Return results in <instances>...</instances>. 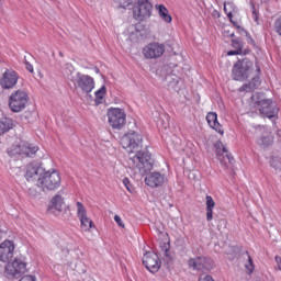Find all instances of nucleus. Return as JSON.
Listing matches in <instances>:
<instances>
[{
	"label": "nucleus",
	"mask_w": 281,
	"mask_h": 281,
	"mask_svg": "<svg viewBox=\"0 0 281 281\" xmlns=\"http://www.w3.org/2000/svg\"><path fill=\"white\" fill-rule=\"evenodd\" d=\"M121 144L130 153H136L130 158L128 164L130 166L132 164V168H143L145 172L153 170L155 160L150 157V153L147 148L139 150L142 148V135L137 134V132L127 133L122 137Z\"/></svg>",
	"instance_id": "1"
},
{
	"label": "nucleus",
	"mask_w": 281,
	"mask_h": 281,
	"mask_svg": "<svg viewBox=\"0 0 281 281\" xmlns=\"http://www.w3.org/2000/svg\"><path fill=\"white\" fill-rule=\"evenodd\" d=\"M251 74H254V61L247 57L238 59L232 69L233 80L238 82H245L250 78Z\"/></svg>",
	"instance_id": "2"
},
{
	"label": "nucleus",
	"mask_w": 281,
	"mask_h": 281,
	"mask_svg": "<svg viewBox=\"0 0 281 281\" xmlns=\"http://www.w3.org/2000/svg\"><path fill=\"white\" fill-rule=\"evenodd\" d=\"M60 188V173L58 171H45L42 177L37 178V189H42L43 192H54Z\"/></svg>",
	"instance_id": "3"
},
{
	"label": "nucleus",
	"mask_w": 281,
	"mask_h": 281,
	"mask_svg": "<svg viewBox=\"0 0 281 281\" xmlns=\"http://www.w3.org/2000/svg\"><path fill=\"white\" fill-rule=\"evenodd\" d=\"M110 126L116 131H122L126 124V113L123 109L112 108L108 111Z\"/></svg>",
	"instance_id": "4"
},
{
	"label": "nucleus",
	"mask_w": 281,
	"mask_h": 281,
	"mask_svg": "<svg viewBox=\"0 0 281 281\" xmlns=\"http://www.w3.org/2000/svg\"><path fill=\"white\" fill-rule=\"evenodd\" d=\"M27 104V93L23 90H16L9 98V109L13 113H21Z\"/></svg>",
	"instance_id": "5"
},
{
	"label": "nucleus",
	"mask_w": 281,
	"mask_h": 281,
	"mask_svg": "<svg viewBox=\"0 0 281 281\" xmlns=\"http://www.w3.org/2000/svg\"><path fill=\"white\" fill-rule=\"evenodd\" d=\"M70 79L75 87H79L83 93H91L95 89V81L89 75L76 72V76Z\"/></svg>",
	"instance_id": "6"
},
{
	"label": "nucleus",
	"mask_w": 281,
	"mask_h": 281,
	"mask_svg": "<svg viewBox=\"0 0 281 281\" xmlns=\"http://www.w3.org/2000/svg\"><path fill=\"white\" fill-rule=\"evenodd\" d=\"M189 269H193V271H212L214 269V260L210 257L199 256L195 258H190L188 260Z\"/></svg>",
	"instance_id": "7"
},
{
	"label": "nucleus",
	"mask_w": 281,
	"mask_h": 281,
	"mask_svg": "<svg viewBox=\"0 0 281 281\" xmlns=\"http://www.w3.org/2000/svg\"><path fill=\"white\" fill-rule=\"evenodd\" d=\"M133 14L136 21L150 19L153 14V4L148 0H138L137 4L133 8Z\"/></svg>",
	"instance_id": "8"
},
{
	"label": "nucleus",
	"mask_w": 281,
	"mask_h": 281,
	"mask_svg": "<svg viewBox=\"0 0 281 281\" xmlns=\"http://www.w3.org/2000/svg\"><path fill=\"white\" fill-rule=\"evenodd\" d=\"M214 148L221 165L224 166V168H232V166H234V157L229 155V151H227V148L223 145V142L217 140L214 144Z\"/></svg>",
	"instance_id": "9"
},
{
	"label": "nucleus",
	"mask_w": 281,
	"mask_h": 281,
	"mask_svg": "<svg viewBox=\"0 0 281 281\" xmlns=\"http://www.w3.org/2000/svg\"><path fill=\"white\" fill-rule=\"evenodd\" d=\"M27 271V262L21 258H15L13 262L5 266V273L11 278H21Z\"/></svg>",
	"instance_id": "10"
},
{
	"label": "nucleus",
	"mask_w": 281,
	"mask_h": 281,
	"mask_svg": "<svg viewBox=\"0 0 281 281\" xmlns=\"http://www.w3.org/2000/svg\"><path fill=\"white\" fill-rule=\"evenodd\" d=\"M256 134L259 135L256 142L260 148H269L273 145V135L265 125L256 126Z\"/></svg>",
	"instance_id": "11"
},
{
	"label": "nucleus",
	"mask_w": 281,
	"mask_h": 281,
	"mask_svg": "<svg viewBox=\"0 0 281 281\" xmlns=\"http://www.w3.org/2000/svg\"><path fill=\"white\" fill-rule=\"evenodd\" d=\"M166 52V45L159 44L157 42L150 43L143 48V55L147 59L161 58Z\"/></svg>",
	"instance_id": "12"
},
{
	"label": "nucleus",
	"mask_w": 281,
	"mask_h": 281,
	"mask_svg": "<svg viewBox=\"0 0 281 281\" xmlns=\"http://www.w3.org/2000/svg\"><path fill=\"white\" fill-rule=\"evenodd\" d=\"M257 109L260 115H263V117H268L269 120L277 117L280 111L276 102H273L271 99H267L266 101L261 102L260 106Z\"/></svg>",
	"instance_id": "13"
},
{
	"label": "nucleus",
	"mask_w": 281,
	"mask_h": 281,
	"mask_svg": "<svg viewBox=\"0 0 281 281\" xmlns=\"http://www.w3.org/2000/svg\"><path fill=\"white\" fill-rule=\"evenodd\" d=\"M143 265L150 273H157L161 269V260L155 252H146L143 257Z\"/></svg>",
	"instance_id": "14"
},
{
	"label": "nucleus",
	"mask_w": 281,
	"mask_h": 281,
	"mask_svg": "<svg viewBox=\"0 0 281 281\" xmlns=\"http://www.w3.org/2000/svg\"><path fill=\"white\" fill-rule=\"evenodd\" d=\"M77 216L81 223V229L83 232H89L92 227H95L93 221L87 216V209L81 202H77Z\"/></svg>",
	"instance_id": "15"
},
{
	"label": "nucleus",
	"mask_w": 281,
	"mask_h": 281,
	"mask_svg": "<svg viewBox=\"0 0 281 281\" xmlns=\"http://www.w3.org/2000/svg\"><path fill=\"white\" fill-rule=\"evenodd\" d=\"M38 153V147L32 146L30 143H21L11 149V155H22L23 157H34Z\"/></svg>",
	"instance_id": "16"
},
{
	"label": "nucleus",
	"mask_w": 281,
	"mask_h": 281,
	"mask_svg": "<svg viewBox=\"0 0 281 281\" xmlns=\"http://www.w3.org/2000/svg\"><path fill=\"white\" fill-rule=\"evenodd\" d=\"M14 258V241L4 240L0 244V262H10Z\"/></svg>",
	"instance_id": "17"
},
{
	"label": "nucleus",
	"mask_w": 281,
	"mask_h": 281,
	"mask_svg": "<svg viewBox=\"0 0 281 281\" xmlns=\"http://www.w3.org/2000/svg\"><path fill=\"white\" fill-rule=\"evenodd\" d=\"M45 169L41 167L38 162H31L26 167L25 178L27 181H32V179H36L37 177H43Z\"/></svg>",
	"instance_id": "18"
},
{
	"label": "nucleus",
	"mask_w": 281,
	"mask_h": 281,
	"mask_svg": "<svg viewBox=\"0 0 281 281\" xmlns=\"http://www.w3.org/2000/svg\"><path fill=\"white\" fill-rule=\"evenodd\" d=\"M16 82H19L16 71H5L3 78L0 80L2 89H12Z\"/></svg>",
	"instance_id": "19"
},
{
	"label": "nucleus",
	"mask_w": 281,
	"mask_h": 281,
	"mask_svg": "<svg viewBox=\"0 0 281 281\" xmlns=\"http://www.w3.org/2000/svg\"><path fill=\"white\" fill-rule=\"evenodd\" d=\"M145 183L149 188H159L164 186V176L160 172H151L145 178Z\"/></svg>",
	"instance_id": "20"
},
{
	"label": "nucleus",
	"mask_w": 281,
	"mask_h": 281,
	"mask_svg": "<svg viewBox=\"0 0 281 281\" xmlns=\"http://www.w3.org/2000/svg\"><path fill=\"white\" fill-rule=\"evenodd\" d=\"M206 122L213 128L216 131V133H220V135H223V126H221V123H218V115L216 112H209L206 115Z\"/></svg>",
	"instance_id": "21"
},
{
	"label": "nucleus",
	"mask_w": 281,
	"mask_h": 281,
	"mask_svg": "<svg viewBox=\"0 0 281 281\" xmlns=\"http://www.w3.org/2000/svg\"><path fill=\"white\" fill-rule=\"evenodd\" d=\"M156 10L165 23H172V15H170L168 8L164 4H156Z\"/></svg>",
	"instance_id": "22"
},
{
	"label": "nucleus",
	"mask_w": 281,
	"mask_h": 281,
	"mask_svg": "<svg viewBox=\"0 0 281 281\" xmlns=\"http://www.w3.org/2000/svg\"><path fill=\"white\" fill-rule=\"evenodd\" d=\"M206 221H212L214 218V207L216 206V202L211 195H206Z\"/></svg>",
	"instance_id": "23"
},
{
	"label": "nucleus",
	"mask_w": 281,
	"mask_h": 281,
	"mask_svg": "<svg viewBox=\"0 0 281 281\" xmlns=\"http://www.w3.org/2000/svg\"><path fill=\"white\" fill-rule=\"evenodd\" d=\"M63 205H65V200L63 199L61 194H56L52 200H50V205L49 207L52 210H56L57 212H63Z\"/></svg>",
	"instance_id": "24"
},
{
	"label": "nucleus",
	"mask_w": 281,
	"mask_h": 281,
	"mask_svg": "<svg viewBox=\"0 0 281 281\" xmlns=\"http://www.w3.org/2000/svg\"><path fill=\"white\" fill-rule=\"evenodd\" d=\"M12 128H14V121L12 119L2 117L0 120V133H2V135L8 133V131H12Z\"/></svg>",
	"instance_id": "25"
},
{
	"label": "nucleus",
	"mask_w": 281,
	"mask_h": 281,
	"mask_svg": "<svg viewBox=\"0 0 281 281\" xmlns=\"http://www.w3.org/2000/svg\"><path fill=\"white\" fill-rule=\"evenodd\" d=\"M165 82L169 89H177V85H179V76L169 74L165 77Z\"/></svg>",
	"instance_id": "26"
},
{
	"label": "nucleus",
	"mask_w": 281,
	"mask_h": 281,
	"mask_svg": "<svg viewBox=\"0 0 281 281\" xmlns=\"http://www.w3.org/2000/svg\"><path fill=\"white\" fill-rule=\"evenodd\" d=\"M267 98H265V93L262 92H256L251 97V101L254 102L256 109H258L261 104V102H266Z\"/></svg>",
	"instance_id": "27"
},
{
	"label": "nucleus",
	"mask_w": 281,
	"mask_h": 281,
	"mask_svg": "<svg viewBox=\"0 0 281 281\" xmlns=\"http://www.w3.org/2000/svg\"><path fill=\"white\" fill-rule=\"evenodd\" d=\"M74 71H76V68H74V65L71 64L65 65L64 75L68 80H70V82H71V78H76V74H74Z\"/></svg>",
	"instance_id": "28"
},
{
	"label": "nucleus",
	"mask_w": 281,
	"mask_h": 281,
	"mask_svg": "<svg viewBox=\"0 0 281 281\" xmlns=\"http://www.w3.org/2000/svg\"><path fill=\"white\" fill-rule=\"evenodd\" d=\"M161 250L164 251L165 255V261L172 262V256L170 255V243H165L161 246Z\"/></svg>",
	"instance_id": "29"
},
{
	"label": "nucleus",
	"mask_w": 281,
	"mask_h": 281,
	"mask_svg": "<svg viewBox=\"0 0 281 281\" xmlns=\"http://www.w3.org/2000/svg\"><path fill=\"white\" fill-rule=\"evenodd\" d=\"M106 93V87L102 86L97 92H95V104H102V100H104V94Z\"/></svg>",
	"instance_id": "30"
},
{
	"label": "nucleus",
	"mask_w": 281,
	"mask_h": 281,
	"mask_svg": "<svg viewBox=\"0 0 281 281\" xmlns=\"http://www.w3.org/2000/svg\"><path fill=\"white\" fill-rule=\"evenodd\" d=\"M248 260L245 263V269L248 271L249 274L254 273L256 266L254 265V259L249 256V251H246Z\"/></svg>",
	"instance_id": "31"
},
{
	"label": "nucleus",
	"mask_w": 281,
	"mask_h": 281,
	"mask_svg": "<svg viewBox=\"0 0 281 281\" xmlns=\"http://www.w3.org/2000/svg\"><path fill=\"white\" fill-rule=\"evenodd\" d=\"M232 47H234V49L239 52V54H243L244 43L241 42L240 37L232 40Z\"/></svg>",
	"instance_id": "32"
},
{
	"label": "nucleus",
	"mask_w": 281,
	"mask_h": 281,
	"mask_svg": "<svg viewBox=\"0 0 281 281\" xmlns=\"http://www.w3.org/2000/svg\"><path fill=\"white\" fill-rule=\"evenodd\" d=\"M256 71L257 75L252 77V81L250 83L254 85L255 88H258L260 87V66L258 65V63L256 64Z\"/></svg>",
	"instance_id": "33"
},
{
	"label": "nucleus",
	"mask_w": 281,
	"mask_h": 281,
	"mask_svg": "<svg viewBox=\"0 0 281 281\" xmlns=\"http://www.w3.org/2000/svg\"><path fill=\"white\" fill-rule=\"evenodd\" d=\"M119 3V8H123V10H126L128 5H133V0H116Z\"/></svg>",
	"instance_id": "34"
},
{
	"label": "nucleus",
	"mask_w": 281,
	"mask_h": 281,
	"mask_svg": "<svg viewBox=\"0 0 281 281\" xmlns=\"http://www.w3.org/2000/svg\"><path fill=\"white\" fill-rule=\"evenodd\" d=\"M37 190H42V189L41 188L38 189V187L37 188H30L29 189L30 196H33L34 199H36V196H41V192L37 191Z\"/></svg>",
	"instance_id": "35"
},
{
	"label": "nucleus",
	"mask_w": 281,
	"mask_h": 281,
	"mask_svg": "<svg viewBox=\"0 0 281 281\" xmlns=\"http://www.w3.org/2000/svg\"><path fill=\"white\" fill-rule=\"evenodd\" d=\"M254 89H256V87H254V83L249 82L240 87L239 91H254Z\"/></svg>",
	"instance_id": "36"
},
{
	"label": "nucleus",
	"mask_w": 281,
	"mask_h": 281,
	"mask_svg": "<svg viewBox=\"0 0 281 281\" xmlns=\"http://www.w3.org/2000/svg\"><path fill=\"white\" fill-rule=\"evenodd\" d=\"M123 183L128 192H133V186H131V180L128 178H124Z\"/></svg>",
	"instance_id": "37"
},
{
	"label": "nucleus",
	"mask_w": 281,
	"mask_h": 281,
	"mask_svg": "<svg viewBox=\"0 0 281 281\" xmlns=\"http://www.w3.org/2000/svg\"><path fill=\"white\" fill-rule=\"evenodd\" d=\"M24 65L30 74H34V66L27 61V57H24Z\"/></svg>",
	"instance_id": "38"
},
{
	"label": "nucleus",
	"mask_w": 281,
	"mask_h": 281,
	"mask_svg": "<svg viewBox=\"0 0 281 281\" xmlns=\"http://www.w3.org/2000/svg\"><path fill=\"white\" fill-rule=\"evenodd\" d=\"M276 32L281 36V18L274 22Z\"/></svg>",
	"instance_id": "39"
},
{
	"label": "nucleus",
	"mask_w": 281,
	"mask_h": 281,
	"mask_svg": "<svg viewBox=\"0 0 281 281\" xmlns=\"http://www.w3.org/2000/svg\"><path fill=\"white\" fill-rule=\"evenodd\" d=\"M19 281H36V277L32 274H27L22 277Z\"/></svg>",
	"instance_id": "40"
},
{
	"label": "nucleus",
	"mask_w": 281,
	"mask_h": 281,
	"mask_svg": "<svg viewBox=\"0 0 281 281\" xmlns=\"http://www.w3.org/2000/svg\"><path fill=\"white\" fill-rule=\"evenodd\" d=\"M238 34L241 36H249V32L247 30H244L243 26H237Z\"/></svg>",
	"instance_id": "41"
},
{
	"label": "nucleus",
	"mask_w": 281,
	"mask_h": 281,
	"mask_svg": "<svg viewBox=\"0 0 281 281\" xmlns=\"http://www.w3.org/2000/svg\"><path fill=\"white\" fill-rule=\"evenodd\" d=\"M114 221L119 225V227H123L124 228V222H122V217H120V215H115L114 216Z\"/></svg>",
	"instance_id": "42"
},
{
	"label": "nucleus",
	"mask_w": 281,
	"mask_h": 281,
	"mask_svg": "<svg viewBox=\"0 0 281 281\" xmlns=\"http://www.w3.org/2000/svg\"><path fill=\"white\" fill-rule=\"evenodd\" d=\"M247 38V43H249V45H252V47H256V41H254V37H251V35L248 33V35H246Z\"/></svg>",
	"instance_id": "43"
},
{
	"label": "nucleus",
	"mask_w": 281,
	"mask_h": 281,
	"mask_svg": "<svg viewBox=\"0 0 281 281\" xmlns=\"http://www.w3.org/2000/svg\"><path fill=\"white\" fill-rule=\"evenodd\" d=\"M251 8H252V19L255 21H258V12H256V4L251 3Z\"/></svg>",
	"instance_id": "44"
},
{
	"label": "nucleus",
	"mask_w": 281,
	"mask_h": 281,
	"mask_svg": "<svg viewBox=\"0 0 281 281\" xmlns=\"http://www.w3.org/2000/svg\"><path fill=\"white\" fill-rule=\"evenodd\" d=\"M228 56H241L243 53H240V50H229L228 53Z\"/></svg>",
	"instance_id": "45"
},
{
	"label": "nucleus",
	"mask_w": 281,
	"mask_h": 281,
	"mask_svg": "<svg viewBox=\"0 0 281 281\" xmlns=\"http://www.w3.org/2000/svg\"><path fill=\"white\" fill-rule=\"evenodd\" d=\"M271 166H272V168H276V170H278V168H281V164L278 162V160H272Z\"/></svg>",
	"instance_id": "46"
},
{
	"label": "nucleus",
	"mask_w": 281,
	"mask_h": 281,
	"mask_svg": "<svg viewBox=\"0 0 281 281\" xmlns=\"http://www.w3.org/2000/svg\"><path fill=\"white\" fill-rule=\"evenodd\" d=\"M276 262H277V265H278L279 271H281V257L277 256V257H276Z\"/></svg>",
	"instance_id": "47"
},
{
	"label": "nucleus",
	"mask_w": 281,
	"mask_h": 281,
	"mask_svg": "<svg viewBox=\"0 0 281 281\" xmlns=\"http://www.w3.org/2000/svg\"><path fill=\"white\" fill-rule=\"evenodd\" d=\"M227 14V16H228V19H229V21H231V23H232V21H234L233 19H234V15L232 14V11H228V13H226Z\"/></svg>",
	"instance_id": "48"
},
{
	"label": "nucleus",
	"mask_w": 281,
	"mask_h": 281,
	"mask_svg": "<svg viewBox=\"0 0 281 281\" xmlns=\"http://www.w3.org/2000/svg\"><path fill=\"white\" fill-rule=\"evenodd\" d=\"M249 52H251L250 49L246 48V49H241V55L243 56H247V54H249Z\"/></svg>",
	"instance_id": "49"
},
{
	"label": "nucleus",
	"mask_w": 281,
	"mask_h": 281,
	"mask_svg": "<svg viewBox=\"0 0 281 281\" xmlns=\"http://www.w3.org/2000/svg\"><path fill=\"white\" fill-rule=\"evenodd\" d=\"M203 281H214V279L212 276H206Z\"/></svg>",
	"instance_id": "50"
},
{
	"label": "nucleus",
	"mask_w": 281,
	"mask_h": 281,
	"mask_svg": "<svg viewBox=\"0 0 281 281\" xmlns=\"http://www.w3.org/2000/svg\"><path fill=\"white\" fill-rule=\"evenodd\" d=\"M232 23H233V25L236 27V30H238V27H240V25H238V23H237V22L232 21Z\"/></svg>",
	"instance_id": "51"
},
{
	"label": "nucleus",
	"mask_w": 281,
	"mask_h": 281,
	"mask_svg": "<svg viewBox=\"0 0 281 281\" xmlns=\"http://www.w3.org/2000/svg\"><path fill=\"white\" fill-rule=\"evenodd\" d=\"M224 12H225L226 14L229 13V11H227V7L225 5V3H224Z\"/></svg>",
	"instance_id": "52"
},
{
	"label": "nucleus",
	"mask_w": 281,
	"mask_h": 281,
	"mask_svg": "<svg viewBox=\"0 0 281 281\" xmlns=\"http://www.w3.org/2000/svg\"><path fill=\"white\" fill-rule=\"evenodd\" d=\"M95 72H97V74H100V68H95Z\"/></svg>",
	"instance_id": "53"
},
{
	"label": "nucleus",
	"mask_w": 281,
	"mask_h": 281,
	"mask_svg": "<svg viewBox=\"0 0 281 281\" xmlns=\"http://www.w3.org/2000/svg\"><path fill=\"white\" fill-rule=\"evenodd\" d=\"M236 35L234 33L231 34V38H234Z\"/></svg>",
	"instance_id": "54"
},
{
	"label": "nucleus",
	"mask_w": 281,
	"mask_h": 281,
	"mask_svg": "<svg viewBox=\"0 0 281 281\" xmlns=\"http://www.w3.org/2000/svg\"><path fill=\"white\" fill-rule=\"evenodd\" d=\"M59 56H61V57H63V52H60V53H59Z\"/></svg>",
	"instance_id": "55"
},
{
	"label": "nucleus",
	"mask_w": 281,
	"mask_h": 281,
	"mask_svg": "<svg viewBox=\"0 0 281 281\" xmlns=\"http://www.w3.org/2000/svg\"><path fill=\"white\" fill-rule=\"evenodd\" d=\"M1 3H2V0H0V5H1Z\"/></svg>",
	"instance_id": "56"
}]
</instances>
